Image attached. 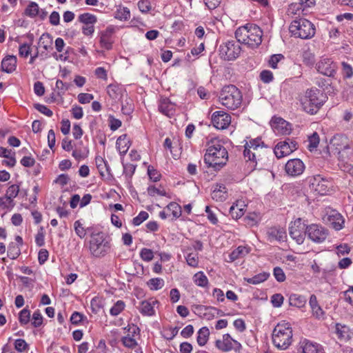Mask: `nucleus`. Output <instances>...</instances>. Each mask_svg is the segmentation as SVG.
<instances>
[{"label": "nucleus", "instance_id": "21", "mask_svg": "<svg viewBox=\"0 0 353 353\" xmlns=\"http://www.w3.org/2000/svg\"><path fill=\"white\" fill-rule=\"evenodd\" d=\"M176 105L168 98H162L159 104V110L164 115L171 117L175 113Z\"/></svg>", "mask_w": 353, "mask_h": 353}, {"label": "nucleus", "instance_id": "62", "mask_svg": "<svg viewBox=\"0 0 353 353\" xmlns=\"http://www.w3.org/2000/svg\"><path fill=\"white\" fill-rule=\"evenodd\" d=\"M148 194L152 196H155L156 194L161 196H165L166 194V192L164 190H160L154 186H150L148 189Z\"/></svg>", "mask_w": 353, "mask_h": 353}, {"label": "nucleus", "instance_id": "38", "mask_svg": "<svg viewBox=\"0 0 353 353\" xmlns=\"http://www.w3.org/2000/svg\"><path fill=\"white\" fill-rule=\"evenodd\" d=\"M115 18L123 21L128 20L130 18V10L126 7L120 6L115 12Z\"/></svg>", "mask_w": 353, "mask_h": 353}, {"label": "nucleus", "instance_id": "4", "mask_svg": "<svg viewBox=\"0 0 353 353\" xmlns=\"http://www.w3.org/2000/svg\"><path fill=\"white\" fill-rule=\"evenodd\" d=\"M273 345L278 349L286 350L292 343V328L288 322L281 321L275 326L272 334Z\"/></svg>", "mask_w": 353, "mask_h": 353}, {"label": "nucleus", "instance_id": "53", "mask_svg": "<svg viewBox=\"0 0 353 353\" xmlns=\"http://www.w3.org/2000/svg\"><path fill=\"white\" fill-rule=\"evenodd\" d=\"M74 230L78 236L83 239L86 235V230L83 227L82 223L79 221H76L74 223Z\"/></svg>", "mask_w": 353, "mask_h": 353}, {"label": "nucleus", "instance_id": "1", "mask_svg": "<svg viewBox=\"0 0 353 353\" xmlns=\"http://www.w3.org/2000/svg\"><path fill=\"white\" fill-rule=\"evenodd\" d=\"M207 147L204 155L205 163L208 165V167H212L214 170L221 169L228 160L227 150L217 139L210 140L208 143Z\"/></svg>", "mask_w": 353, "mask_h": 353}, {"label": "nucleus", "instance_id": "5", "mask_svg": "<svg viewBox=\"0 0 353 353\" xmlns=\"http://www.w3.org/2000/svg\"><path fill=\"white\" fill-rule=\"evenodd\" d=\"M219 100L227 108L236 110L242 103V94L235 85H228L222 88Z\"/></svg>", "mask_w": 353, "mask_h": 353}, {"label": "nucleus", "instance_id": "9", "mask_svg": "<svg viewBox=\"0 0 353 353\" xmlns=\"http://www.w3.org/2000/svg\"><path fill=\"white\" fill-rule=\"evenodd\" d=\"M239 43L238 41L232 40L221 44L219 47L221 57L227 61L236 59L241 52V48Z\"/></svg>", "mask_w": 353, "mask_h": 353}, {"label": "nucleus", "instance_id": "3", "mask_svg": "<svg viewBox=\"0 0 353 353\" xmlns=\"http://www.w3.org/2000/svg\"><path fill=\"white\" fill-rule=\"evenodd\" d=\"M299 101L302 110L310 114H316L325 102L323 93L317 88L307 89L300 97Z\"/></svg>", "mask_w": 353, "mask_h": 353}, {"label": "nucleus", "instance_id": "20", "mask_svg": "<svg viewBox=\"0 0 353 353\" xmlns=\"http://www.w3.org/2000/svg\"><path fill=\"white\" fill-rule=\"evenodd\" d=\"M336 68V64L327 58L321 59L316 64L318 72L328 77H332L334 74Z\"/></svg>", "mask_w": 353, "mask_h": 353}, {"label": "nucleus", "instance_id": "22", "mask_svg": "<svg viewBox=\"0 0 353 353\" xmlns=\"http://www.w3.org/2000/svg\"><path fill=\"white\" fill-rule=\"evenodd\" d=\"M300 345L303 353H324L320 345L305 339L301 341Z\"/></svg>", "mask_w": 353, "mask_h": 353}, {"label": "nucleus", "instance_id": "33", "mask_svg": "<svg viewBox=\"0 0 353 353\" xmlns=\"http://www.w3.org/2000/svg\"><path fill=\"white\" fill-rule=\"evenodd\" d=\"M193 282L197 286L205 288L208 285V279L203 272H198L192 277Z\"/></svg>", "mask_w": 353, "mask_h": 353}, {"label": "nucleus", "instance_id": "12", "mask_svg": "<svg viewBox=\"0 0 353 353\" xmlns=\"http://www.w3.org/2000/svg\"><path fill=\"white\" fill-rule=\"evenodd\" d=\"M296 149L297 143L293 140L288 139L278 143L274 148V152L278 159H281L290 155Z\"/></svg>", "mask_w": 353, "mask_h": 353}, {"label": "nucleus", "instance_id": "14", "mask_svg": "<svg viewBox=\"0 0 353 353\" xmlns=\"http://www.w3.org/2000/svg\"><path fill=\"white\" fill-rule=\"evenodd\" d=\"M328 148L335 150L339 155V159H341L342 158L341 156V151L350 148L349 140L346 136L337 134L331 139Z\"/></svg>", "mask_w": 353, "mask_h": 353}, {"label": "nucleus", "instance_id": "16", "mask_svg": "<svg viewBox=\"0 0 353 353\" xmlns=\"http://www.w3.org/2000/svg\"><path fill=\"white\" fill-rule=\"evenodd\" d=\"M310 189L321 195L326 194L328 192V181L320 175L310 179Z\"/></svg>", "mask_w": 353, "mask_h": 353}, {"label": "nucleus", "instance_id": "46", "mask_svg": "<svg viewBox=\"0 0 353 353\" xmlns=\"http://www.w3.org/2000/svg\"><path fill=\"white\" fill-rule=\"evenodd\" d=\"M89 152V150L87 148H84L83 150L76 148L72 152V157L77 159L80 160L82 159H85Z\"/></svg>", "mask_w": 353, "mask_h": 353}, {"label": "nucleus", "instance_id": "64", "mask_svg": "<svg viewBox=\"0 0 353 353\" xmlns=\"http://www.w3.org/2000/svg\"><path fill=\"white\" fill-rule=\"evenodd\" d=\"M261 79L264 83H269L273 79L272 73L269 70H263L261 72L260 74Z\"/></svg>", "mask_w": 353, "mask_h": 353}, {"label": "nucleus", "instance_id": "61", "mask_svg": "<svg viewBox=\"0 0 353 353\" xmlns=\"http://www.w3.org/2000/svg\"><path fill=\"white\" fill-rule=\"evenodd\" d=\"M274 275L279 282H283L285 279V275L281 268L276 267L274 269Z\"/></svg>", "mask_w": 353, "mask_h": 353}, {"label": "nucleus", "instance_id": "39", "mask_svg": "<svg viewBox=\"0 0 353 353\" xmlns=\"http://www.w3.org/2000/svg\"><path fill=\"white\" fill-rule=\"evenodd\" d=\"M269 274L263 272L258 274L252 278L245 279L247 282L251 284L256 285L259 284L268 279Z\"/></svg>", "mask_w": 353, "mask_h": 353}, {"label": "nucleus", "instance_id": "28", "mask_svg": "<svg viewBox=\"0 0 353 353\" xmlns=\"http://www.w3.org/2000/svg\"><path fill=\"white\" fill-rule=\"evenodd\" d=\"M250 248L240 245L229 254L228 262H232L236 259L245 256L250 252Z\"/></svg>", "mask_w": 353, "mask_h": 353}, {"label": "nucleus", "instance_id": "11", "mask_svg": "<svg viewBox=\"0 0 353 353\" xmlns=\"http://www.w3.org/2000/svg\"><path fill=\"white\" fill-rule=\"evenodd\" d=\"M215 345L223 352H228L232 350L239 352L241 349V343L233 339L228 334H223L221 339H217Z\"/></svg>", "mask_w": 353, "mask_h": 353}, {"label": "nucleus", "instance_id": "44", "mask_svg": "<svg viewBox=\"0 0 353 353\" xmlns=\"http://www.w3.org/2000/svg\"><path fill=\"white\" fill-rule=\"evenodd\" d=\"M167 210L170 212L175 218H178L181 215V207L175 202H172L168 205Z\"/></svg>", "mask_w": 353, "mask_h": 353}, {"label": "nucleus", "instance_id": "40", "mask_svg": "<svg viewBox=\"0 0 353 353\" xmlns=\"http://www.w3.org/2000/svg\"><path fill=\"white\" fill-rule=\"evenodd\" d=\"M21 254V250L19 245L11 243L8 246V256L11 259H16Z\"/></svg>", "mask_w": 353, "mask_h": 353}, {"label": "nucleus", "instance_id": "36", "mask_svg": "<svg viewBox=\"0 0 353 353\" xmlns=\"http://www.w3.org/2000/svg\"><path fill=\"white\" fill-rule=\"evenodd\" d=\"M107 93L113 99H118L121 95V88L117 85L110 84L107 87Z\"/></svg>", "mask_w": 353, "mask_h": 353}, {"label": "nucleus", "instance_id": "51", "mask_svg": "<svg viewBox=\"0 0 353 353\" xmlns=\"http://www.w3.org/2000/svg\"><path fill=\"white\" fill-rule=\"evenodd\" d=\"M302 12V7L299 3H291L288 8V15H296L300 14V12Z\"/></svg>", "mask_w": 353, "mask_h": 353}, {"label": "nucleus", "instance_id": "49", "mask_svg": "<svg viewBox=\"0 0 353 353\" xmlns=\"http://www.w3.org/2000/svg\"><path fill=\"white\" fill-rule=\"evenodd\" d=\"M86 320V317L82 313L79 312H74L70 317L71 323L74 325H78L80 323H83Z\"/></svg>", "mask_w": 353, "mask_h": 353}, {"label": "nucleus", "instance_id": "55", "mask_svg": "<svg viewBox=\"0 0 353 353\" xmlns=\"http://www.w3.org/2000/svg\"><path fill=\"white\" fill-rule=\"evenodd\" d=\"M148 218V212L145 211H141L139 215L134 217L132 220V223L134 225H139L144 221H145Z\"/></svg>", "mask_w": 353, "mask_h": 353}, {"label": "nucleus", "instance_id": "57", "mask_svg": "<svg viewBox=\"0 0 353 353\" xmlns=\"http://www.w3.org/2000/svg\"><path fill=\"white\" fill-rule=\"evenodd\" d=\"M30 310H21L19 313V321L21 324H26L30 321Z\"/></svg>", "mask_w": 353, "mask_h": 353}, {"label": "nucleus", "instance_id": "30", "mask_svg": "<svg viewBox=\"0 0 353 353\" xmlns=\"http://www.w3.org/2000/svg\"><path fill=\"white\" fill-rule=\"evenodd\" d=\"M245 205L243 202L237 201L236 203L232 205L230 208V213L232 218L239 219L241 218L244 214V207Z\"/></svg>", "mask_w": 353, "mask_h": 353}, {"label": "nucleus", "instance_id": "37", "mask_svg": "<svg viewBox=\"0 0 353 353\" xmlns=\"http://www.w3.org/2000/svg\"><path fill=\"white\" fill-rule=\"evenodd\" d=\"M14 206V201L4 196L0 197V212L6 213Z\"/></svg>", "mask_w": 353, "mask_h": 353}, {"label": "nucleus", "instance_id": "35", "mask_svg": "<svg viewBox=\"0 0 353 353\" xmlns=\"http://www.w3.org/2000/svg\"><path fill=\"white\" fill-rule=\"evenodd\" d=\"M78 20L85 26H89L96 23L97 18L95 15L87 12L80 14L78 17Z\"/></svg>", "mask_w": 353, "mask_h": 353}, {"label": "nucleus", "instance_id": "47", "mask_svg": "<svg viewBox=\"0 0 353 353\" xmlns=\"http://www.w3.org/2000/svg\"><path fill=\"white\" fill-rule=\"evenodd\" d=\"M140 257L143 261L149 262L153 259L154 252L150 249L143 248L140 252Z\"/></svg>", "mask_w": 353, "mask_h": 353}, {"label": "nucleus", "instance_id": "59", "mask_svg": "<svg viewBox=\"0 0 353 353\" xmlns=\"http://www.w3.org/2000/svg\"><path fill=\"white\" fill-rule=\"evenodd\" d=\"M93 98V95L88 93H81L78 95V100L81 103H90Z\"/></svg>", "mask_w": 353, "mask_h": 353}, {"label": "nucleus", "instance_id": "19", "mask_svg": "<svg viewBox=\"0 0 353 353\" xmlns=\"http://www.w3.org/2000/svg\"><path fill=\"white\" fill-rule=\"evenodd\" d=\"M271 126L274 132L279 134H288L291 132L290 124L281 117L272 118Z\"/></svg>", "mask_w": 353, "mask_h": 353}, {"label": "nucleus", "instance_id": "63", "mask_svg": "<svg viewBox=\"0 0 353 353\" xmlns=\"http://www.w3.org/2000/svg\"><path fill=\"white\" fill-rule=\"evenodd\" d=\"M15 349L19 352H23L27 348V343L23 339H17L14 342Z\"/></svg>", "mask_w": 353, "mask_h": 353}, {"label": "nucleus", "instance_id": "18", "mask_svg": "<svg viewBox=\"0 0 353 353\" xmlns=\"http://www.w3.org/2000/svg\"><path fill=\"white\" fill-rule=\"evenodd\" d=\"M125 336L121 339L123 345L128 348H134L137 345L136 337L139 335V327L135 325L129 326Z\"/></svg>", "mask_w": 353, "mask_h": 353}, {"label": "nucleus", "instance_id": "56", "mask_svg": "<svg viewBox=\"0 0 353 353\" xmlns=\"http://www.w3.org/2000/svg\"><path fill=\"white\" fill-rule=\"evenodd\" d=\"M283 296L281 294H275L271 297V302L274 307H279L283 302Z\"/></svg>", "mask_w": 353, "mask_h": 353}, {"label": "nucleus", "instance_id": "6", "mask_svg": "<svg viewBox=\"0 0 353 353\" xmlns=\"http://www.w3.org/2000/svg\"><path fill=\"white\" fill-rule=\"evenodd\" d=\"M111 243L103 232L92 233L89 242V249L94 257H103L110 250Z\"/></svg>", "mask_w": 353, "mask_h": 353}, {"label": "nucleus", "instance_id": "43", "mask_svg": "<svg viewBox=\"0 0 353 353\" xmlns=\"http://www.w3.org/2000/svg\"><path fill=\"white\" fill-rule=\"evenodd\" d=\"M19 192V185L13 184L8 187L6 190L5 196L14 201V199L17 196Z\"/></svg>", "mask_w": 353, "mask_h": 353}, {"label": "nucleus", "instance_id": "58", "mask_svg": "<svg viewBox=\"0 0 353 353\" xmlns=\"http://www.w3.org/2000/svg\"><path fill=\"white\" fill-rule=\"evenodd\" d=\"M30 53V46L24 43L21 45L19 49V54L21 57H28Z\"/></svg>", "mask_w": 353, "mask_h": 353}, {"label": "nucleus", "instance_id": "31", "mask_svg": "<svg viewBox=\"0 0 353 353\" xmlns=\"http://www.w3.org/2000/svg\"><path fill=\"white\" fill-rule=\"evenodd\" d=\"M336 332L338 337L342 340L347 341L351 338V331L348 327L345 325L337 323L336 325Z\"/></svg>", "mask_w": 353, "mask_h": 353}, {"label": "nucleus", "instance_id": "7", "mask_svg": "<svg viewBox=\"0 0 353 353\" xmlns=\"http://www.w3.org/2000/svg\"><path fill=\"white\" fill-rule=\"evenodd\" d=\"M289 30L292 36L303 39H310L315 34L313 23L305 19H296L290 24Z\"/></svg>", "mask_w": 353, "mask_h": 353}, {"label": "nucleus", "instance_id": "25", "mask_svg": "<svg viewBox=\"0 0 353 353\" xmlns=\"http://www.w3.org/2000/svg\"><path fill=\"white\" fill-rule=\"evenodd\" d=\"M17 57L13 55L6 56L1 61V70L7 73H11L16 70Z\"/></svg>", "mask_w": 353, "mask_h": 353}, {"label": "nucleus", "instance_id": "26", "mask_svg": "<svg viewBox=\"0 0 353 353\" xmlns=\"http://www.w3.org/2000/svg\"><path fill=\"white\" fill-rule=\"evenodd\" d=\"M327 220L330 224L336 230L342 229L344 224L343 216L336 211H332L328 215Z\"/></svg>", "mask_w": 353, "mask_h": 353}, {"label": "nucleus", "instance_id": "45", "mask_svg": "<svg viewBox=\"0 0 353 353\" xmlns=\"http://www.w3.org/2000/svg\"><path fill=\"white\" fill-rule=\"evenodd\" d=\"M319 136L317 132H314L311 136L308 137V148L310 151L316 149L319 143Z\"/></svg>", "mask_w": 353, "mask_h": 353}, {"label": "nucleus", "instance_id": "54", "mask_svg": "<svg viewBox=\"0 0 353 353\" xmlns=\"http://www.w3.org/2000/svg\"><path fill=\"white\" fill-rule=\"evenodd\" d=\"M186 261L190 266L197 267L199 263L198 254H189L186 257Z\"/></svg>", "mask_w": 353, "mask_h": 353}, {"label": "nucleus", "instance_id": "8", "mask_svg": "<svg viewBox=\"0 0 353 353\" xmlns=\"http://www.w3.org/2000/svg\"><path fill=\"white\" fill-rule=\"evenodd\" d=\"M265 147L261 139H256L250 141L245 145L243 155L246 161H250L255 165L256 160L263 154Z\"/></svg>", "mask_w": 353, "mask_h": 353}, {"label": "nucleus", "instance_id": "34", "mask_svg": "<svg viewBox=\"0 0 353 353\" xmlns=\"http://www.w3.org/2000/svg\"><path fill=\"white\" fill-rule=\"evenodd\" d=\"M210 336V330L207 327H201L197 334V343L199 345L203 346L206 344Z\"/></svg>", "mask_w": 353, "mask_h": 353}, {"label": "nucleus", "instance_id": "23", "mask_svg": "<svg viewBox=\"0 0 353 353\" xmlns=\"http://www.w3.org/2000/svg\"><path fill=\"white\" fill-rule=\"evenodd\" d=\"M213 200L219 202H223L228 198V191L226 187L223 184H216L212 192Z\"/></svg>", "mask_w": 353, "mask_h": 353}, {"label": "nucleus", "instance_id": "2", "mask_svg": "<svg viewBox=\"0 0 353 353\" xmlns=\"http://www.w3.org/2000/svg\"><path fill=\"white\" fill-rule=\"evenodd\" d=\"M262 36L261 29L256 25L250 23L239 27L235 32L238 42L252 48L257 47L261 43Z\"/></svg>", "mask_w": 353, "mask_h": 353}, {"label": "nucleus", "instance_id": "27", "mask_svg": "<svg viewBox=\"0 0 353 353\" xmlns=\"http://www.w3.org/2000/svg\"><path fill=\"white\" fill-rule=\"evenodd\" d=\"M113 34V29L108 28L105 30L101 33L100 43L101 47L110 50L112 48V35Z\"/></svg>", "mask_w": 353, "mask_h": 353}, {"label": "nucleus", "instance_id": "50", "mask_svg": "<svg viewBox=\"0 0 353 353\" xmlns=\"http://www.w3.org/2000/svg\"><path fill=\"white\" fill-rule=\"evenodd\" d=\"M134 110L132 101L129 99H126L125 103L122 104L121 111L124 114L130 115Z\"/></svg>", "mask_w": 353, "mask_h": 353}, {"label": "nucleus", "instance_id": "41", "mask_svg": "<svg viewBox=\"0 0 353 353\" xmlns=\"http://www.w3.org/2000/svg\"><path fill=\"white\" fill-rule=\"evenodd\" d=\"M148 285L150 290H157L164 286V281L161 278H153L148 281Z\"/></svg>", "mask_w": 353, "mask_h": 353}, {"label": "nucleus", "instance_id": "42", "mask_svg": "<svg viewBox=\"0 0 353 353\" xmlns=\"http://www.w3.org/2000/svg\"><path fill=\"white\" fill-rule=\"evenodd\" d=\"M25 14L30 17H34L39 14V8L35 2H31L25 10Z\"/></svg>", "mask_w": 353, "mask_h": 353}, {"label": "nucleus", "instance_id": "32", "mask_svg": "<svg viewBox=\"0 0 353 353\" xmlns=\"http://www.w3.org/2000/svg\"><path fill=\"white\" fill-rule=\"evenodd\" d=\"M306 301V299L303 296L299 294H291L289 298V303L292 307L299 308L303 307H304Z\"/></svg>", "mask_w": 353, "mask_h": 353}, {"label": "nucleus", "instance_id": "10", "mask_svg": "<svg viewBox=\"0 0 353 353\" xmlns=\"http://www.w3.org/2000/svg\"><path fill=\"white\" fill-rule=\"evenodd\" d=\"M289 234L297 244L301 245L304 242L307 234V226L301 218H298L291 223Z\"/></svg>", "mask_w": 353, "mask_h": 353}, {"label": "nucleus", "instance_id": "52", "mask_svg": "<svg viewBox=\"0 0 353 353\" xmlns=\"http://www.w3.org/2000/svg\"><path fill=\"white\" fill-rule=\"evenodd\" d=\"M159 306V303L155 299H150L142 302V309H155Z\"/></svg>", "mask_w": 353, "mask_h": 353}, {"label": "nucleus", "instance_id": "24", "mask_svg": "<svg viewBox=\"0 0 353 353\" xmlns=\"http://www.w3.org/2000/svg\"><path fill=\"white\" fill-rule=\"evenodd\" d=\"M268 240L272 241H284L286 238V232L283 228L272 227L268 231Z\"/></svg>", "mask_w": 353, "mask_h": 353}, {"label": "nucleus", "instance_id": "17", "mask_svg": "<svg viewBox=\"0 0 353 353\" xmlns=\"http://www.w3.org/2000/svg\"><path fill=\"white\" fill-rule=\"evenodd\" d=\"M213 125L217 129H225L231 123V117L223 111H216L212 116Z\"/></svg>", "mask_w": 353, "mask_h": 353}, {"label": "nucleus", "instance_id": "13", "mask_svg": "<svg viewBox=\"0 0 353 353\" xmlns=\"http://www.w3.org/2000/svg\"><path fill=\"white\" fill-rule=\"evenodd\" d=\"M307 234L311 241L321 243L326 239L328 232L320 225L311 224L307 226Z\"/></svg>", "mask_w": 353, "mask_h": 353}, {"label": "nucleus", "instance_id": "48", "mask_svg": "<svg viewBox=\"0 0 353 353\" xmlns=\"http://www.w3.org/2000/svg\"><path fill=\"white\" fill-rule=\"evenodd\" d=\"M137 6L142 13H148L152 10V5L149 0H140Z\"/></svg>", "mask_w": 353, "mask_h": 353}, {"label": "nucleus", "instance_id": "15", "mask_svg": "<svg viewBox=\"0 0 353 353\" xmlns=\"http://www.w3.org/2000/svg\"><path fill=\"white\" fill-rule=\"evenodd\" d=\"M305 170L303 162L299 159H292L289 160L285 166V171L290 176H297L301 175Z\"/></svg>", "mask_w": 353, "mask_h": 353}, {"label": "nucleus", "instance_id": "60", "mask_svg": "<svg viewBox=\"0 0 353 353\" xmlns=\"http://www.w3.org/2000/svg\"><path fill=\"white\" fill-rule=\"evenodd\" d=\"M283 58V56L281 54H274L271 57L269 61V65L272 68H277V63Z\"/></svg>", "mask_w": 353, "mask_h": 353}, {"label": "nucleus", "instance_id": "29", "mask_svg": "<svg viewBox=\"0 0 353 353\" xmlns=\"http://www.w3.org/2000/svg\"><path fill=\"white\" fill-rule=\"evenodd\" d=\"M116 145L121 154H125L130 146V138L127 134L121 135L117 140Z\"/></svg>", "mask_w": 353, "mask_h": 353}]
</instances>
